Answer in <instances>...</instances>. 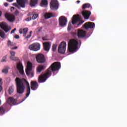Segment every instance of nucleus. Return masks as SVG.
<instances>
[{"instance_id":"obj_1","label":"nucleus","mask_w":127,"mask_h":127,"mask_svg":"<svg viewBox=\"0 0 127 127\" xmlns=\"http://www.w3.org/2000/svg\"><path fill=\"white\" fill-rule=\"evenodd\" d=\"M15 82L16 83L17 92L18 94H23V93H24L25 86L27 87V93L26 94V97H25L20 102V103H22V102L26 100L27 97H28L30 94V85H29L28 81H27V80L25 78L16 77L15 79Z\"/></svg>"},{"instance_id":"obj_2","label":"nucleus","mask_w":127,"mask_h":127,"mask_svg":"<svg viewBox=\"0 0 127 127\" xmlns=\"http://www.w3.org/2000/svg\"><path fill=\"white\" fill-rule=\"evenodd\" d=\"M60 68H61V64L60 62H56L53 63L45 73L39 76V83H44V82H45L52 75V72L53 73H55L56 71H59Z\"/></svg>"},{"instance_id":"obj_3","label":"nucleus","mask_w":127,"mask_h":127,"mask_svg":"<svg viewBox=\"0 0 127 127\" xmlns=\"http://www.w3.org/2000/svg\"><path fill=\"white\" fill-rule=\"evenodd\" d=\"M78 41L76 39H72L69 40L68 44V49L69 52L72 53L78 49Z\"/></svg>"},{"instance_id":"obj_4","label":"nucleus","mask_w":127,"mask_h":127,"mask_svg":"<svg viewBox=\"0 0 127 127\" xmlns=\"http://www.w3.org/2000/svg\"><path fill=\"white\" fill-rule=\"evenodd\" d=\"M81 16L79 15H74L71 19V23L74 25L75 23L79 22V23H77V26H80L84 23V21L81 20Z\"/></svg>"},{"instance_id":"obj_5","label":"nucleus","mask_w":127,"mask_h":127,"mask_svg":"<svg viewBox=\"0 0 127 127\" xmlns=\"http://www.w3.org/2000/svg\"><path fill=\"white\" fill-rule=\"evenodd\" d=\"M67 46V44L66 42H62L61 44L59 45L58 47V51L60 54H64L66 51V47Z\"/></svg>"},{"instance_id":"obj_6","label":"nucleus","mask_w":127,"mask_h":127,"mask_svg":"<svg viewBox=\"0 0 127 127\" xmlns=\"http://www.w3.org/2000/svg\"><path fill=\"white\" fill-rule=\"evenodd\" d=\"M16 3H13L12 4L14 6H16L19 9H20V7H25V2L27 1V0H16Z\"/></svg>"},{"instance_id":"obj_7","label":"nucleus","mask_w":127,"mask_h":127,"mask_svg":"<svg viewBox=\"0 0 127 127\" xmlns=\"http://www.w3.org/2000/svg\"><path fill=\"white\" fill-rule=\"evenodd\" d=\"M0 27L1 28V29H2V30H4L6 33L8 32V31H10V30L11 29V27H10V26H8V25L5 22H0Z\"/></svg>"},{"instance_id":"obj_8","label":"nucleus","mask_w":127,"mask_h":127,"mask_svg":"<svg viewBox=\"0 0 127 127\" xmlns=\"http://www.w3.org/2000/svg\"><path fill=\"white\" fill-rule=\"evenodd\" d=\"M59 4L57 0H51L50 3V8L52 10H56L58 9Z\"/></svg>"},{"instance_id":"obj_9","label":"nucleus","mask_w":127,"mask_h":127,"mask_svg":"<svg viewBox=\"0 0 127 127\" xmlns=\"http://www.w3.org/2000/svg\"><path fill=\"white\" fill-rule=\"evenodd\" d=\"M30 50L33 51H38L40 49V44L38 43H35L30 45L29 47Z\"/></svg>"},{"instance_id":"obj_10","label":"nucleus","mask_w":127,"mask_h":127,"mask_svg":"<svg viewBox=\"0 0 127 127\" xmlns=\"http://www.w3.org/2000/svg\"><path fill=\"white\" fill-rule=\"evenodd\" d=\"M36 59L38 63L42 64L45 62V57L44 55L41 54H38L36 57Z\"/></svg>"},{"instance_id":"obj_11","label":"nucleus","mask_w":127,"mask_h":127,"mask_svg":"<svg viewBox=\"0 0 127 127\" xmlns=\"http://www.w3.org/2000/svg\"><path fill=\"white\" fill-rule=\"evenodd\" d=\"M5 17L9 22H13L15 20V17L12 14L6 13L5 14Z\"/></svg>"},{"instance_id":"obj_12","label":"nucleus","mask_w":127,"mask_h":127,"mask_svg":"<svg viewBox=\"0 0 127 127\" xmlns=\"http://www.w3.org/2000/svg\"><path fill=\"white\" fill-rule=\"evenodd\" d=\"M59 22L61 26H65V25H66L67 24V18L63 16H62L60 17Z\"/></svg>"},{"instance_id":"obj_13","label":"nucleus","mask_w":127,"mask_h":127,"mask_svg":"<svg viewBox=\"0 0 127 127\" xmlns=\"http://www.w3.org/2000/svg\"><path fill=\"white\" fill-rule=\"evenodd\" d=\"M16 99L12 97H9L7 99V103L10 105V106H14V105H16Z\"/></svg>"},{"instance_id":"obj_14","label":"nucleus","mask_w":127,"mask_h":127,"mask_svg":"<svg viewBox=\"0 0 127 127\" xmlns=\"http://www.w3.org/2000/svg\"><path fill=\"white\" fill-rule=\"evenodd\" d=\"M83 27L85 29L94 28V27H95V23L91 22H87L83 25Z\"/></svg>"},{"instance_id":"obj_15","label":"nucleus","mask_w":127,"mask_h":127,"mask_svg":"<svg viewBox=\"0 0 127 127\" xmlns=\"http://www.w3.org/2000/svg\"><path fill=\"white\" fill-rule=\"evenodd\" d=\"M91 14H92L91 11H89L86 10H83L82 12V15H83L85 19H89V18H90V15H91Z\"/></svg>"},{"instance_id":"obj_16","label":"nucleus","mask_w":127,"mask_h":127,"mask_svg":"<svg viewBox=\"0 0 127 127\" xmlns=\"http://www.w3.org/2000/svg\"><path fill=\"white\" fill-rule=\"evenodd\" d=\"M17 69L19 71L21 75H24V71H23V65L21 63L17 64Z\"/></svg>"},{"instance_id":"obj_17","label":"nucleus","mask_w":127,"mask_h":127,"mask_svg":"<svg viewBox=\"0 0 127 127\" xmlns=\"http://www.w3.org/2000/svg\"><path fill=\"white\" fill-rule=\"evenodd\" d=\"M86 34H87L86 31H84L83 30H78L77 36L79 38H83V37H85V36H86Z\"/></svg>"},{"instance_id":"obj_18","label":"nucleus","mask_w":127,"mask_h":127,"mask_svg":"<svg viewBox=\"0 0 127 127\" xmlns=\"http://www.w3.org/2000/svg\"><path fill=\"white\" fill-rule=\"evenodd\" d=\"M43 45L44 50H45V51H46L47 52H49V50H50V48L51 47V44L48 42L44 43Z\"/></svg>"},{"instance_id":"obj_19","label":"nucleus","mask_w":127,"mask_h":127,"mask_svg":"<svg viewBox=\"0 0 127 127\" xmlns=\"http://www.w3.org/2000/svg\"><path fill=\"white\" fill-rule=\"evenodd\" d=\"M27 32H28V28H24L23 29H20L19 30V33L20 34H23V36H26V34H27Z\"/></svg>"},{"instance_id":"obj_20","label":"nucleus","mask_w":127,"mask_h":127,"mask_svg":"<svg viewBox=\"0 0 127 127\" xmlns=\"http://www.w3.org/2000/svg\"><path fill=\"white\" fill-rule=\"evenodd\" d=\"M32 70V64L30 62H28L27 64V68L26 69V74H28L29 71Z\"/></svg>"},{"instance_id":"obj_21","label":"nucleus","mask_w":127,"mask_h":127,"mask_svg":"<svg viewBox=\"0 0 127 127\" xmlns=\"http://www.w3.org/2000/svg\"><path fill=\"white\" fill-rule=\"evenodd\" d=\"M31 88L34 91L36 90L38 88V83L36 81L31 82Z\"/></svg>"},{"instance_id":"obj_22","label":"nucleus","mask_w":127,"mask_h":127,"mask_svg":"<svg viewBox=\"0 0 127 127\" xmlns=\"http://www.w3.org/2000/svg\"><path fill=\"white\" fill-rule=\"evenodd\" d=\"M10 54L11 56L10 57V59L12 61H17L18 60V58L14 57L15 55V52L14 51H10Z\"/></svg>"},{"instance_id":"obj_23","label":"nucleus","mask_w":127,"mask_h":127,"mask_svg":"<svg viewBox=\"0 0 127 127\" xmlns=\"http://www.w3.org/2000/svg\"><path fill=\"white\" fill-rule=\"evenodd\" d=\"M5 113V106H1L0 107V116H2Z\"/></svg>"},{"instance_id":"obj_24","label":"nucleus","mask_w":127,"mask_h":127,"mask_svg":"<svg viewBox=\"0 0 127 127\" xmlns=\"http://www.w3.org/2000/svg\"><path fill=\"white\" fill-rule=\"evenodd\" d=\"M38 3V0H31L30 5L31 6H35L36 4Z\"/></svg>"},{"instance_id":"obj_25","label":"nucleus","mask_w":127,"mask_h":127,"mask_svg":"<svg viewBox=\"0 0 127 127\" xmlns=\"http://www.w3.org/2000/svg\"><path fill=\"white\" fill-rule=\"evenodd\" d=\"M44 16L45 19H48V18H51V17H52L53 15H52V13H47L44 14Z\"/></svg>"},{"instance_id":"obj_26","label":"nucleus","mask_w":127,"mask_h":127,"mask_svg":"<svg viewBox=\"0 0 127 127\" xmlns=\"http://www.w3.org/2000/svg\"><path fill=\"white\" fill-rule=\"evenodd\" d=\"M45 68V66L44 65H39V66L37 67V72L39 73H40L42 70H44V68Z\"/></svg>"},{"instance_id":"obj_27","label":"nucleus","mask_w":127,"mask_h":127,"mask_svg":"<svg viewBox=\"0 0 127 127\" xmlns=\"http://www.w3.org/2000/svg\"><path fill=\"white\" fill-rule=\"evenodd\" d=\"M13 92H14V88H13V86H11L8 88V93L9 95H11Z\"/></svg>"},{"instance_id":"obj_28","label":"nucleus","mask_w":127,"mask_h":127,"mask_svg":"<svg viewBox=\"0 0 127 127\" xmlns=\"http://www.w3.org/2000/svg\"><path fill=\"white\" fill-rule=\"evenodd\" d=\"M41 3V5L44 6H47L48 1H47V0H42Z\"/></svg>"},{"instance_id":"obj_29","label":"nucleus","mask_w":127,"mask_h":127,"mask_svg":"<svg viewBox=\"0 0 127 127\" xmlns=\"http://www.w3.org/2000/svg\"><path fill=\"white\" fill-rule=\"evenodd\" d=\"M89 7H91V4L89 3L84 4L82 6L83 9H85V8H89Z\"/></svg>"},{"instance_id":"obj_30","label":"nucleus","mask_w":127,"mask_h":127,"mask_svg":"<svg viewBox=\"0 0 127 127\" xmlns=\"http://www.w3.org/2000/svg\"><path fill=\"white\" fill-rule=\"evenodd\" d=\"M0 36L1 38H4V36H5V33L1 29H0Z\"/></svg>"},{"instance_id":"obj_31","label":"nucleus","mask_w":127,"mask_h":127,"mask_svg":"<svg viewBox=\"0 0 127 127\" xmlns=\"http://www.w3.org/2000/svg\"><path fill=\"white\" fill-rule=\"evenodd\" d=\"M27 76H30L31 78L34 76V73L33 71H32V70L31 71H29V73L28 74H26Z\"/></svg>"},{"instance_id":"obj_32","label":"nucleus","mask_w":127,"mask_h":127,"mask_svg":"<svg viewBox=\"0 0 127 127\" xmlns=\"http://www.w3.org/2000/svg\"><path fill=\"white\" fill-rule=\"evenodd\" d=\"M52 49L53 52H55L57 49V45L54 44L52 46Z\"/></svg>"},{"instance_id":"obj_33","label":"nucleus","mask_w":127,"mask_h":127,"mask_svg":"<svg viewBox=\"0 0 127 127\" xmlns=\"http://www.w3.org/2000/svg\"><path fill=\"white\" fill-rule=\"evenodd\" d=\"M14 45V44L10 41H8L7 42V46H13Z\"/></svg>"},{"instance_id":"obj_34","label":"nucleus","mask_w":127,"mask_h":127,"mask_svg":"<svg viewBox=\"0 0 127 127\" xmlns=\"http://www.w3.org/2000/svg\"><path fill=\"white\" fill-rule=\"evenodd\" d=\"M37 17H38V14H34L32 15V19L34 20V19H36Z\"/></svg>"},{"instance_id":"obj_35","label":"nucleus","mask_w":127,"mask_h":127,"mask_svg":"<svg viewBox=\"0 0 127 127\" xmlns=\"http://www.w3.org/2000/svg\"><path fill=\"white\" fill-rule=\"evenodd\" d=\"M2 73H4L5 74H7V73H8V69L7 68H4L2 70Z\"/></svg>"},{"instance_id":"obj_36","label":"nucleus","mask_w":127,"mask_h":127,"mask_svg":"<svg viewBox=\"0 0 127 127\" xmlns=\"http://www.w3.org/2000/svg\"><path fill=\"white\" fill-rule=\"evenodd\" d=\"M31 34H32V31L30 32V34L28 35L27 36L25 37V38L29 39L31 37Z\"/></svg>"},{"instance_id":"obj_37","label":"nucleus","mask_w":127,"mask_h":127,"mask_svg":"<svg viewBox=\"0 0 127 127\" xmlns=\"http://www.w3.org/2000/svg\"><path fill=\"white\" fill-rule=\"evenodd\" d=\"M1 62H6V56L3 57Z\"/></svg>"},{"instance_id":"obj_38","label":"nucleus","mask_w":127,"mask_h":127,"mask_svg":"<svg viewBox=\"0 0 127 127\" xmlns=\"http://www.w3.org/2000/svg\"><path fill=\"white\" fill-rule=\"evenodd\" d=\"M71 22H69L68 23V27H67V30L68 31H70V30H71Z\"/></svg>"},{"instance_id":"obj_39","label":"nucleus","mask_w":127,"mask_h":127,"mask_svg":"<svg viewBox=\"0 0 127 127\" xmlns=\"http://www.w3.org/2000/svg\"><path fill=\"white\" fill-rule=\"evenodd\" d=\"M31 19H32V18L31 17L29 16L25 19V21H30V20H31Z\"/></svg>"},{"instance_id":"obj_40","label":"nucleus","mask_w":127,"mask_h":127,"mask_svg":"<svg viewBox=\"0 0 127 127\" xmlns=\"http://www.w3.org/2000/svg\"><path fill=\"white\" fill-rule=\"evenodd\" d=\"M15 30H16V28H15L13 30H11V34L14 33V32L15 31Z\"/></svg>"},{"instance_id":"obj_41","label":"nucleus","mask_w":127,"mask_h":127,"mask_svg":"<svg viewBox=\"0 0 127 127\" xmlns=\"http://www.w3.org/2000/svg\"><path fill=\"white\" fill-rule=\"evenodd\" d=\"M14 37L16 38V39H19V35H15Z\"/></svg>"},{"instance_id":"obj_42","label":"nucleus","mask_w":127,"mask_h":127,"mask_svg":"<svg viewBox=\"0 0 127 127\" xmlns=\"http://www.w3.org/2000/svg\"><path fill=\"white\" fill-rule=\"evenodd\" d=\"M18 13H19L18 10H16L15 11V12H14V14H15V15H18Z\"/></svg>"},{"instance_id":"obj_43","label":"nucleus","mask_w":127,"mask_h":127,"mask_svg":"<svg viewBox=\"0 0 127 127\" xmlns=\"http://www.w3.org/2000/svg\"><path fill=\"white\" fill-rule=\"evenodd\" d=\"M11 49L12 50H15V49H17V46H15V47L11 48Z\"/></svg>"},{"instance_id":"obj_44","label":"nucleus","mask_w":127,"mask_h":127,"mask_svg":"<svg viewBox=\"0 0 127 127\" xmlns=\"http://www.w3.org/2000/svg\"><path fill=\"white\" fill-rule=\"evenodd\" d=\"M4 6H5L6 7H7V6H8V3H7V2H5V3H4Z\"/></svg>"},{"instance_id":"obj_45","label":"nucleus","mask_w":127,"mask_h":127,"mask_svg":"<svg viewBox=\"0 0 127 127\" xmlns=\"http://www.w3.org/2000/svg\"><path fill=\"white\" fill-rule=\"evenodd\" d=\"M14 9H15L14 7H11L10 8L11 11H13V10H14Z\"/></svg>"},{"instance_id":"obj_46","label":"nucleus","mask_w":127,"mask_h":127,"mask_svg":"<svg viewBox=\"0 0 127 127\" xmlns=\"http://www.w3.org/2000/svg\"><path fill=\"white\" fill-rule=\"evenodd\" d=\"M42 39H43L44 41L48 40V39L46 38V37H42Z\"/></svg>"},{"instance_id":"obj_47","label":"nucleus","mask_w":127,"mask_h":127,"mask_svg":"<svg viewBox=\"0 0 127 127\" xmlns=\"http://www.w3.org/2000/svg\"><path fill=\"white\" fill-rule=\"evenodd\" d=\"M32 15V13L30 12L28 14V16H31Z\"/></svg>"},{"instance_id":"obj_48","label":"nucleus","mask_w":127,"mask_h":127,"mask_svg":"<svg viewBox=\"0 0 127 127\" xmlns=\"http://www.w3.org/2000/svg\"><path fill=\"white\" fill-rule=\"evenodd\" d=\"M6 0L8 2H12L13 1V0Z\"/></svg>"},{"instance_id":"obj_49","label":"nucleus","mask_w":127,"mask_h":127,"mask_svg":"<svg viewBox=\"0 0 127 127\" xmlns=\"http://www.w3.org/2000/svg\"><path fill=\"white\" fill-rule=\"evenodd\" d=\"M2 79L1 78H0V84L1 85H2Z\"/></svg>"},{"instance_id":"obj_50","label":"nucleus","mask_w":127,"mask_h":127,"mask_svg":"<svg viewBox=\"0 0 127 127\" xmlns=\"http://www.w3.org/2000/svg\"><path fill=\"white\" fill-rule=\"evenodd\" d=\"M2 90V87H1V85H0V92H1Z\"/></svg>"},{"instance_id":"obj_51","label":"nucleus","mask_w":127,"mask_h":127,"mask_svg":"<svg viewBox=\"0 0 127 127\" xmlns=\"http://www.w3.org/2000/svg\"><path fill=\"white\" fill-rule=\"evenodd\" d=\"M77 2L78 3H80V0H77Z\"/></svg>"},{"instance_id":"obj_52","label":"nucleus","mask_w":127,"mask_h":127,"mask_svg":"<svg viewBox=\"0 0 127 127\" xmlns=\"http://www.w3.org/2000/svg\"><path fill=\"white\" fill-rule=\"evenodd\" d=\"M0 16H1V11H0Z\"/></svg>"},{"instance_id":"obj_53","label":"nucleus","mask_w":127,"mask_h":127,"mask_svg":"<svg viewBox=\"0 0 127 127\" xmlns=\"http://www.w3.org/2000/svg\"><path fill=\"white\" fill-rule=\"evenodd\" d=\"M1 105V101L0 100V106Z\"/></svg>"}]
</instances>
